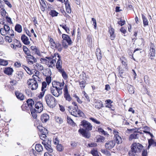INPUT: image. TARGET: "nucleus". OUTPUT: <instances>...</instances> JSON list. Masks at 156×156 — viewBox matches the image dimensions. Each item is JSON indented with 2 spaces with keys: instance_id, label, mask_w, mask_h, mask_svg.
Listing matches in <instances>:
<instances>
[{
  "instance_id": "17",
  "label": "nucleus",
  "mask_w": 156,
  "mask_h": 156,
  "mask_svg": "<svg viewBox=\"0 0 156 156\" xmlns=\"http://www.w3.org/2000/svg\"><path fill=\"white\" fill-rule=\"evenodd\" d=\"M62 37L63 40H65L67 42L69 45L72 44L73 42L69 36L65 34H63L62 35Z\"/></svg>"
},
{
  "instance_id": "64",
  "label": "nucleus",
  "mask_w": 156,
  "mask_h": 156,
  "mask_svg": "<svg viewBox=\"0 0 156 156\" xmlns=\"http://www.w3.org/2000/svg\"><path fill=\"white\" fill-rule=\"evenodd\" d=\"M142 156H147V150H144L142 154Z\"/></svg>"
},
{
  "instance_id": "56",
  "label": "nucleus",
  "mask_w": 156,
  "mask_h": 156,
  "mask_svg": "<svg viewBox=\"0 0 156 156\" xmlns=\"http://www.w3.org/2000/svg\"><path fill=\"white\" fill-rule=\"evenodd\" d=\"M45 79L48 85H49L51 81V77L50 76H47L46 77Z\"/></svg>"
},
{
  "instance_id": "31",
  "label": "nucleus",
  "mask_w": 156,
  "mask_h": 156,
  "mask_svg": "<svg viewBox=\"0 0 156 156\" xmlns=\"http://www.w3.org/2000/svg\"><path fill=\"white\" fill-rule=\"evenodd\" d=\"M49 14L52 17L56 16L58 14V13L54 10H51L49 12Z\"/></svg>"
},
{
  "instance_id": "27",
  "label": "nucleus",
  "mask_w": 156,
  "mask_h": 156,
  "mask_svg": "<svg viewBox=\"0 0 156 156\" xmlns=\"http://www.w3.org/2000/svg\"><path fill=\"white\" fill-rule=\"evenodd\" d=\"M138 135L136 132L131 134L129 136V141H131L134 139H136L138 138Z\"/></svg>"
},
{
  "instance_id": "41",
  "label": "nucleus",
  "mask_w": 156,
  "mask_h": 156,
  "mask_svg": "<svg viewBox=\"0 0 156 156\" xmlns=\"http://www.w3.org/2000/svg\"><path fill=\"white\" fill-rule=\"evenodd\" d=\"M35 67L40 71H41L43 69V67L41 64L39 63H37L35 65Z\"/></svg>"
},
{
  "instance_id": "46",
  "label": "nucleus",
  "mask_w": 156,
  "mask_h": 156,
  "mask_svg": "<svg viewBox=\"0 0 156 156\" xmlns=\"http://www.w3.org/2000/svg\"><path fill=\"white\" fill-rule=\"evenodd\" d=\"M57 150L59 151H61L63 150V147L61 144H58L56 146Z\"/></svg>"
},
{
  "instance_id": "45",
  "label": "nucleus",
  "mask_w": 156,
  "mask_h": 156,
  "mask_svg": "<svg viewBox=\"0 0 156 156\" xmlns=\"http://www.w3.org/2000/svg\"><path fill=\"white\" fill-rule=\"evenodd\" d=\"M55 119L56 122L59 124H61L63 122V120L62 119L58 116H56Z\"/></svg>"
},
{
  "instance_id": "49",
  "label": "nucleus",
  "mask_w": 156,
  "mask_h": 156,
  "mask_svg": "<svg viewBox=\"0 0 156 156\" xmlns=\"http://www.w3.org/2000/svg\"><path fill=\"white\" fill-rule=\"evenodd\" d=\"M149 77L148 76L146 75L144 77V82L147 84H149Z\"/></svg>"
},
{
  "instance_id": "43",
  "label": "nucleus",
  "mask_w": 156,
  "mask_h": 156,
  "mask_svg": "<svg viewBox=\"0 0 156 156\" xmlns=\"http://www.w3.org/2000/svg\"><path fill=\"white\" fill-rule=\"evenodd\" d=\"M21 67L27 71L28 73L29 74H31V72L30 69L28 67L23 65Z\"/></svg>"
},
{
  "instance_id": "39",
  "label": "nucleus",
  "mask_w": 156,
  "mask_h": 156,
  "mask_svg": "<svg viewBox=\"0 0 156 156\" xmlns=\"http://www.w3.org/2000/svg\"><path fill=\"white\" fill-rule=\"evenodd\" d=\"M105 140V138L102 136H100L97 138V142L101 143L104 142Z\"/></svg>"
},
{
  "instance_id": "36",
  "label": "nucleus",
  "mask_w": 156,
  "mask_h": 156,
  "mask_svg": "<svg viewBox=\"0 0 156 156\" xmlns=\"http://www.w3.org/2000/svg\"><path fill=\"white\" fill-rule=\"evenodd\" d=\"M23 50L25 53L27 55L30 54V51L29 50L28 48L26 46H23Z\"/></svg>"
},
{
  "instance_id": "60",
  "label": "nucleus",
  "mask_w": 156,
  "mask_h": 156,
  "mask_svg": "<svg viewBox=\"0 0 156 156\" xmlns=\"http://www.w3.org/2000/svg\"><path fill=\"white\" fill-rule=\"evenodd\" d=\"M0 33L2 35H6V32H5V30L3 28L0 29Z\"/></svg>"
},
{
  "instance_id": "30",
  "label": "nucleus",
  "mask_w": 156,
  "mask_h": 156,
  "mask_svg": "<svg viewBox=\"0 0 156 156\" xmlns=\"http://www.w3.org/2000/svg\"><path fill=\"white\" fill-rule=\"evenodd\" d=\"M22 109L23 111H29L30 108L27 103H26L23 104L21 106Z\"/></svg>"
},
{
  "instance_id": "24",
  "label": "nucleus",
  "mask_w": 156,
  "mask_h": 156,
  "mask_svg": "<svg viewBox=\"0 0 156 156\" xmlns=\"http://www.w3.org/2000/svg\"><path fill=\"white\" fill-rule=\"evenodd\" d=\"M26 103H27V105H28L31 110L34 104V101L31 99H29L27 101Z\"/></svg>"
},
{
  "instance_id": "20",
  "label": "nucleus",
  "mask_w": 156,
  "mask_h": 156,
  "mask_svg": "<svg viewBox=\"0 0 156 156\" xmlns=\"http://www.w3.org/2000/svg\"><path fill=\"white\" fill-rule=\"evenodd\" d=\"M21 40L26 45H28L30 44L28 37L25 35H23L21 37Z\"/></svg>"
},
{
  "instance_id": "21",
  "label": "nucleus",
  "mask_w": 156,
  "mask_h": 156,
  "mask_svg": "<svg viewBox=\"0 0 156 156\" xmlns=\"http://www.w3.org/2000/svg\"><path fill=\"white\" fill-rule=\"evenodd\" d=\"M108 31L110 34V39L112 40H114L115 37V34L114 33L115 31L114 29L111 27H109Z\"/></svg>"
},
{
  "instance_id": "3",
  "label": "nucleus",
  "mask_w": 156,
  "mask_h": 156,
  "mask_svg": "<svg viewBox=\"0 0 156 156\" xmlns=\"http://www.w3.org/2000/svg\"><path fill=\"white\" fill-rule=\"evenodd\" d=\"M52 87L50 88L51 93L55 97H58L62 93L61 90L58 89L57 87H56L55 84H52Z\"/></svg>"
},
{
  "instance_id": "33",
  "label": "nucleus",
  "mask_w": 156,
  "mask_h": 156,
  "mask_svg": "<svg viewBox=\"0 0 156 156\" xmlns=\"http://www.w3.org/2000/svg\"><path fill=\"white\" fill-rule=\"evenodd\" d=\"M142 19L143 20V22L144 27L147 26L148 25V22L145 16L143 14L142 15Z\"/></svg>"
},
{
  "instance_id": "14",
  "label": "nucleus",
  "mask_w": 156,
  "mask_h": 156,
  "mask_svg": "<svg viewBox=\"0 0 156 156\" xmlns=\"http://www.w3.org/2000/svg\"><path fill=\"white\" fill-rule=\"evenodd\" d=\"M47 84L45 82H43L42 83V86L41 87V92L40 93L38 97L40 98H42L44 96L45 92L46 90V89Z\"/></svg>"
},
{
  "instance_id": "58",
  "label": "nucleus",
  "mask_w": 156,
  "mask_h": 156,
  "mask_svg": "<svg viewBox=\"0 0 156 156\" xmlns=\"http://www.w3.org/2000/svg\"><path fill=\"white\" fill-rule=\"evenodd\" d=\"M1 15L3 16H6V12L5 10V9H1Z\"/></svg>"
},
{
  "instance_id": "28",
  "label": "nucleus",
  "mask_w": 156,
  "mask_h": 156,
  "mask_svg": "<svg viewBox=\"0 0 156 156\" xmlns=\"http://www.w3.org/2000/svg\"><path fill=\"white\" fill-rule=\"evenodd\" d=\"M55 83H56V86L58 88V89H59L60 90H62V89L63 88V86L64 84V82H63L62 83L56 82Z\"/></svg>"
},
{
  "instance_id": "42",
  "label": "nucleus",
  "mask_w": 156,
  "mask_h": 156,
  "mask_svg": "<svg viewBox=\"0 0 156 156\" xmlns=\"http://www.w3.org/2000/svg\"><path fill=\"white\" fill-rule=\"evenodd\" d=\"M6 35H8L10 36L13 37L14 36V32L12 30H10L6 32Z\"/></svg>"
},
{
  "instance_id": "35",
  "label": "nucleus",
  "mask_w": 156,
  "mask_h": 156,
  "mask_svg": "<svg viewBox=\"0 0 156 156\" xmlns=\"http://www.w3.org/2000/svg\"><path fill=\"white\" fill-rule=\"evenodd\" d=\"M59 26L60 27H62L64 30H65L67 33H69V29L68 27H67L66 25H63V24H60Z\"/></svg>"
},
{
  "instance_id": "8",
  "label": "nucleus",
  "mask_w": 156,
  "mask_h": 156,
  "mask_svg": "<svg viewBox=\"0 0 156 156\" xmlns=\"http://www.w3.org/2000/svg\"><path fill=\"white\" fill-rule=\"evenodd\" d=\"M32 79H29L27 80V84L29 87H31V89L32 90H36L38 87L37 82L36 81H33Z\"/></svg>"
},
{
  "instance_id": "23",
  "label": "nucleus",
  "mask_w": 156,
  "mask_h": 156,
  "mask_svg": "<svg viewBox=\"0 0 156 156\" xmlns=\"http://www.w3.org/2000/svg\"><path fill=\"white\" fill-rule=\"evenodd\" d=\"M13 72V69L10 67L6 68L4 70V73L8 75H12Z\"/></svg>"
},
{
  "instance_id": "50",
  "label": "nucleus",
  "mask_w": 156,
  "mask_h": 156,
  "mask_svg": "<svg viewBox=\"0 0 156 156\" xmlns=\"http://www.w3.org/2000/svg\"><path fill=\"white\" fill-rule=\"evenodd\" d=\"M82 93L84 94V97L87 100V101L88 102H90V99L88 95L84 91H83Z\"/></svg>"
},
{
  "instance_id": "51",
  "label": "nucleus",
  "mask_w": 156,
  "mask_h": 156,
  "mask_svg": "<svg viewBox=\"0 0 156 156\" xmlns=\"http://www.w3.org/2000/svg\"><path fill=\"white\" fill-rule=\"evenodd\" d=\"M101 152L104 154L109 156L110 155V152L108 151L107 150L105 149H101Z\"/></svg>"
},
{
  "instance_id": "54",
  "label": "nucleus",
  "mask_w": 156,
  "mask_h": 156,
  "mask_svg": "<svg viewBox=\"0 0 156 156\" xmlns=\"http://www.w3.org/2000/svg\"><path fill=\"white\" fill-rule=\"evenodd\" d=\"M91 153L94 156H99L98 151L95 150H92Z\"/></svg>"
},
{
  "instance_id": "63",
  "label": "nucleus",
  "mask_w": 156,
  "mask_h": 156,
  "mask_svg": "<svg viewBox=\"0 0 156 156\" xmlns=\"http://www.w3.org/2000/svg\"><path fill=\"white\" fill-rule=\"evenodd\" d=\"M15 29L16 31L20 33V24H17L15 27Z\"/></svg>"
},
{
  "instance_id": "10",
  "label": "nucleus",
  "mask_w": 156,
  "mask_h": 156,
  "mask_svg": "<svg viewBox=\"0 0 156 156\" xmlns=\"http://www.w3.org/2000/svg\"><path fill=\"white\" fill-rule=\"evenodd\" d=\"M154 44L151 43L150 45V49L149 51V58L151 60L154 59V57H155V49L154 48Z\"/></svg>"
},
{
  "instance_id": "40",
  "label": "nucleus",
  "mask_w": 156,
  "mask_h": 156,
  "mask_svg": "<svg viewBox=\"0 0 156 156\" xmlns=\"http://www.w3.org/2000/svg\"><path fill=\"white\" fill-rule=\"evenodd\" d=\"M8 61L0 58V65L4 66H6L8 64Z\"/></svg>"
},
{
  "instance_id": "11",
  "label": "nucleus",
  "mask_w": 156,
  "mask_h": 156,
  "mask_svg": "<svg viewBox=\"0 0 156 156\" xmlns=\"http://www.w3.org/2000/svg\"><path fill=\"white\" fill-rule=\"evenodd\" d=\"M89 131L83 129H80L78 130V132L81 134L83 137L87 139L90 138L91 136Z\"/></svg>"
},
{
  "instance_id": "32",
  "label": "nucleus",
  "mask_w": 156,
  "mask_h": 156,
  "mask_svg": "<svg viewBox=\"0 0 156 156\" xmlns=\"http://www.w3.org/2000/svg\"><path fill=\"white\" fill-rule=\"evenodd\" d=\"M59 72L62 74V76L64 79L66 80L67 79L68 76L66 72L64 71V69L59 71Z\"/></svg>"
},
{
  "instance_id": "38",
  "label": "nucleus",
  "mask_w": 156,
  "mask_h": 156,
  "mask_svg": "<svg viewBox=\"0 0 156 156\" xmlns=\"http://www.w3.org/2000/svg\"><path fill=\"white\" fill-rule=\"evenodd\" d=\"M136 153V152L135 151V150L131 147V151H129V156H135Z\"/></svg>"
},
{
  "instance_id": "57",
  "label": "nucleus",
  "mask_w": 156,
  "mask_h": 156,
  "mask_svg": "<svg viewBox=\"0 0 156 156\" xmlns=\"http://www.w3.org/2000/svg\"><path fill=\"white\" fill-rule=\"evenodd\" d=\"M92 21L93 22V25L94 26V28L96 29L97 28V23L96 20L94 18H92Z\"/></svg>"
},
{
  "instance_id": "13",
  "label": "nucleus",
  "mask_w": 156,
  "mask_h": 156,
  "mask_svg": "<svg viewBox=\"0 0 156 156\" xmlns=\"http://www.w3.org/2000/svg\"><path fill=\"white\" fill-rule=\"evenodd\" d=\"M115 145V142L113 140L107 141L105 144V148L109 150H110L114 147Z\"/></svg>"
},
{
  "instance_id": "22",
  "label": "nucleus",
  "mask_w": 156,
  "mask_h": 156,
  "mask_svg": "<svg viewBox=\"0 0 156 156\" xmlns=\"http://www.w3.org/2000/svg\"><path fill=\"white\" fill-rule=\"evenodd\" d=\"M49 116L46 114H44L41 115V120L43 123L46 122L49 119Z\"/></svg>"
},
{
  "instance_id": "12",
  "label": "nucleus",
  "mask_w": 156,
  "mask_h": 156,
  "mask_svg": "<svg viewBox=\"0 0 156 156\" xmlns=\"http://www.w3.org/2000/svg\"><path fill=\"white\" fill-rule=\"evenodd\" d=\"M34 106L36 108L35 110L38 113H40L42 111L43 109V106L42 102L38 101L35 102Z\"/></svg>"
},
{
  "instance_id": "53",
  "label": "nucleus",
  "mask_w": 156,
  "mask_h": 156,
  "mask_svg": "<svg viewBox=\"0 0 156 156\" xmlns=\"http://www.w3.org/2000/svg\"><path fill=\"white\" fill-rule=\"evenodd\" d=\"M49 41L51 46L53 47H54L56 45V43L55 42L53 39L52 38H51Z\"/></svg>"
},
{
  "instance_id": "25",
  "label": "nucleus",
  "mask_w": 156,
  "mask_h": 156,
  "mask_svg": "<svg viewBox=\"0 0 156 156\" xmlns=\"http://www.w3.org/2000/svg\"><path fill=\"white\" fill-rule=\"evenodd\" d=\"M149 145L147 147V149H149L150 147L152 146L153 147L156 146V142H155L152 139H151L148 140Z\"/></svg>"
},
{
  "instance_id": "47",
  "label": "nucleus",
  "mask_w": 156,
  "mask_h": 156,
  "mask_svg": "<svg viewBox=\"0 0 156 156\" xmlns=\"http://www.w3.org/2000/svg\"><path fill=\"white\" fill-rule=\"evenodd\" d=\"M98 132L101 133L102 134H104V135H108L107 133L101 128H98Z\"/></svg>"
},
{
  "instance_id": "16",
  "label": "nucleus",
  "mask_w": 156,
  "mask_h": 156,
  "mask_svg": "<svg viewBox=\"0 0 156 156\" xmlns=\"http://www.w3.org/2000/svg\"><path fill=\"white\" fill-rule=\"evenodd\" d=\"M64 96L66 100L69 101H70L72 100V98L69 93L67 87L65 86L64 90Z\"/></svg>"
},
{
  "instance_id": "44",
  "label": "nucleus",
  "mask_w": 156,
  "mask_h": 156,
  "mask_svg": "<svg viewBox=\"0 0 156 156\" xmlns=\"http://www.w3.org/2000/svg\"><path fill=\"white\" fill-rule=\"evenodd\" d=\"M66 7L67 12L68 13H70L71 12V9L69 4L68 3L66 4Z\"/></svg>"
},
{
  "instance_id": "34",
  "label": "nucleus",
  "mask_w": 156,
  "mask_h": 156,
  "mask_svg": "<svg viewBox=\"0 0 156 156\" xmlns=\"http://www.w3.org/2000/svg\"><path fill=\"white\" fill-rule=\"evenodd\" d=\"M54 47L57 49L58 50L59 52L61 51L62 49L61 44L59 43H57Z\"/></svg>"
},
{
  "instance_id": "2",
  "label": "nucleus",
  "mask_w": 156,
  "mask_h": 156,
  "mask_svg": "<svg viewBox=\"0 0 156 156\" xmlns=\"http://www.w3.org/2000/svg\"><path fill=\"white\" fill-rule=\"evenodd\" d=\"M45 99L47 105L51 108H53L56 104V100L55 98L51 94L46 95Z\"/></svg>"
},
{
  "instance_id": "15",
  "label": "nucleus",
  "mask_w": 156,
  "mask_h": 156,
  "mask_svg": "<svg viewBox=\"0 0 156 156\" xmlns=\"http://www.w3.org/2000/svg\"><path fill=\"white\" fill-rule=\"evenodd\" d=\"M26 58L29 64H33L34 63L37 62V59L30 54L27 55Z\"/></svg>"
},
{
  "instance_id": "19",
  "label": "nucleus",
  "mask_w": 156,
  "mask_h": 156,
  "mask_svg": "<svg viewBox=\"0 0 156 156\" xmlns=\"http://www.w3.org/2000/svg\"><path fill=\"white\" fill-rule=\"evenodd\" d=\"M94 106L95 108L100 109L103 107V103L100 100H97L94 103Z\"/></svg>"
},
{
  "instance_id": "26",
  "label": "nucleus",
  "mask_w": 156,
  "mask_h": 156,
  "mask_svg": "<svg viewBox=\"0 0 156 156\" xmlns=\"http://www.w3.org/2000/svg\"><path fill=\"white\" fill-rule=\"evenodd\" d=\"M35 148L36 150L38 152H41L43 150V147L40 144H36L35 145Z\"/></svg>"
},
{
  "instance_id": "29",
  "label": "nucleus",
  "mask_w": 156,
  "mask_h": 156,
  "mask_svg": "<svg viewBox=\"0 0 156 156\" xmlns=\"http://www.w3.org/2000/svg\"><path fill=\"white\" fill-rule=\"evenodd\" d=\"M96 54L98 59L100 60L101 59L102 55V54L101 53L100 50V49H97Z\"/></svg>"
},
{
  "instance_id": "48",
  "label": "nucleus",
  "mask_w": 156,
  "mask_h": 156,
  "mask_svg": "<svg viewBox=\"0 0 156 156\" xmlns=\"http://www.w3.org/2000/svg\"><path fill=\"white\" fill-rule=\"evenodd\" d=\"M119 76L122 77H123V76H124L125 74L124 72V70L119 69Z\"/></svg>"
},
{
  "instance_id": "55",
  "label": "nucleus",
  "mask_w": 156,
  "mask_h": 156,
  "mask_svg": "<svg viewBox=\"0 0 156 156\" xmlns=\"http://www.w3.org/2000/svg\"><path fill=\"white\" fill-rule=\"evenodd\" d=\"M128 91L130 94H133L134 93V90L133 87L132 86H130L128 89Z\"/></svg>"
},
{
  "instance_id": "4",
  "label": "nucleus",
  "mask_w": 156,
  "mask_h": 156,
  "mask_svg": "<svg viewBox=\"0 0 156 156\" xmlns=\"http://www.w3.org/2000/svg\"><path fill=\"white\" fill-rule=\"evenodd\" d=\"M81 125L83 128V129L87 131H90L92 129L93 126L88 121L83 120L81 121Z\"/></svg>"
},
{
  "instance_id": "9",
  "label": "nucleus",
  "mask_w": 156,
  "mask_h": 156,
  "mask_svg": "<svg viewBox=\"0 0 156 156\" xmlns=\"http://www.w3.org/2000/svg\"><path fill=\"white\" fill-rule=\"evenodd\" d=\"M131 147L136 152H140L143 147V146L141 144L135 142L133 143Z\"/></svg>"
},
{
  "instance_id": "1",
  "label": "nucleus",
  "mask_w": 156,
  "mask_h": 156,
  "mask_svg": "<svg viewBox=\"0 0 156 156\" xmlns=\"http://www.w3.org/2000/svg\"><path fill=\"white\" fill-rule=\"evenodd\" d=\"M46 134H41L40 136V138L43 140L42 144L44 145L45 148L48 151V152L51 153L53 151V148L51 145V141L46 138Z\"/></svg>"
},
{
  "instance_id": "6",
  "label": "nucleus",
  "mask_w": 156,
  "mask_h": 156,
  "mask_svg": "<svg viewBox=\"0 0 156 156\" xmlns=\"http://www.w3.org/2000/svg\"><path fill=\"white\" fill-rule=\"evenodd\" d=\"M56 56L58 58L57 62L56 64V67L58 70V72L63 69L62 68V61L61 59V57L58 53H55L54 54L53 58L56 57Z\"/></svg>"
},
{
  "instance_id": "7",
  "label": "nucleus",
  "mask_w": 156,
  "mask_h": 156,
  "mask_svg": "<svg viewBox=\"0 0 156 156\" xmlns=\"http://www.w3.org/2000/svg\"><path fill=\"white\" fill-rule=\"evenodd\" d=\"M113 133L114 135V142L117 144H120L122 142V139L121 137L118 134L119 133L116 130H114Z\"/></svg>"
},
{
  "instance_id": "18",
  "label": "nucleus",
  "mask_w": 156,
  "mask_h": 156,
  "mask_svg": "<svg viewBox=\"0 0 156 156\" xmlns=\"http://www.w3.org/2000/svg\"><path fill=\"white\" fill-rule=\"evenodd\" d=\"M31 53L32 54H36L39 56L41 55V52L37 48L36 46H32L30 47Z\"/></svg>"
},
{
  "instance_id": "62",
  "label": "nucleus",
  "mask_w": 156,
  "mask_h": 156,
  "mask_svg": "<svg viewBox=\"0 0 156 156\" xmlns=\"http://www.w3.org/2000/svg\"><path fill=\"white\" fill-rule=\"evenodd\" d=\"M53 142L55 144L58 145L59 143V141L57 137H56L54 139Z\"/></svg>"
},
{
  "instance_id": "59",
  "label": "nucleus",
  "mask_w": 156,
  "mask_h": 156,
  "mask_svg": "<svg viewBox=\"0 0 156 156\" xmlns=\"http://www.w3.org/2000/svg\"><path fill=\"white\" fill-rule=\"evenodd\" d=\"M3 29L5 30V32H7L10 30V28L9 26L5 24L4 25Z\"/></svg>"
},
{
  "instance_id": "61",
  "label": "nucleus",
  "mask_w": 156,
  "mask_h": 156,
  "mask_svg": "<svg viewBox=\"0 0 156 156\" xmlns=\"http://www.w3.org/2000/svg\"><path fill=\"white\" fill-rule=\"evenodd\" d=\"M5 39L6 41L9 43L11 42L12 41V40L11 38L8 35L6 36Z\"/></svg>"
},
{
  "instance_id": "5",
  "label": "nucleus",
  "mask_w": 156,
  "mask_h": 156,
  "mask_svg": "<svg viewBox=\"0 0 156 156\" xmlns=\"http://www.w3.org/2000/svg\"><path fill=\"white\" fill-rule=\"evenodd\" d=\"M70 112L72 115L75 117H78V116H83L84 115V113L82 111L80 110H78L77 106L74 107Z\"/></svg>"
},
{
  "instance_id": "52",
  "label": "nucleus",
  "mask_w": 156,
  "mask_h": 156,
  "mask_svg": "<svg viewBox=\"0 0 156 156\" xmlns=\"http://www.w3.org/2000/svg\"><path fill=\"white\" fill-rule=\"evenodd\" d=\"M90 119L94 122L97 124H99L101 123L99 121H98L97 120L94 118L91 117L90 118Z\"/></svg>"
},
{
  "instance_id": "37",
  "label": "nucleus",
  "mask_w": 156,
  "mask_h": 156,
  "mask_svg": "<svg viewBox=\"0 0 156 156\" xmlns=\"http://www.w3.org/2000/svg\"><path fill=\"white\" fill-rule=\"evenodd\" d=\"M79 82L81 89H83L85 87L86 82L84 81H79Z\"/></svg>"
}]
</instances>
